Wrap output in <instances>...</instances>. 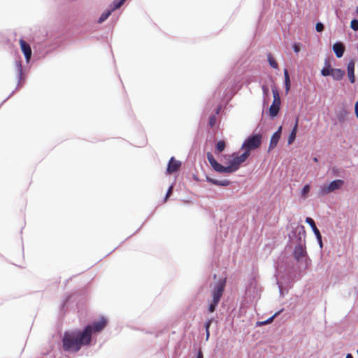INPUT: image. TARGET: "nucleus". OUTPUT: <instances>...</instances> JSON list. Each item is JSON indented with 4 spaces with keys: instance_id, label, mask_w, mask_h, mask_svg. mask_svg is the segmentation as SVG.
Listing matches in <instances>:
<instances>
[{
    "instance_id": "f257e3e1",
    "label": "nucleus",
    "mask_w": 358,
    "mask_h": 358,
    "mask_svg": "<svg viewBox=\"0 0 358 358\" xmlns=\"http://www.w3.org/2000/svg\"><path fill=\"white\" fill-rule=\"evenodd\" d=\"M91 345L90 339L83 330L74 329L64 332L62 338V348L66 352H77L83 346Z\"/></svg>"
},
{
    "instance_id": "f03ea898",
    "label": "nucleus",
    "mask_w": 358,
    "mask_h": 358,
    "mask_svg": "<svg viewBox=\"0 0 358 358\" xmlns=\"http://www.w3.org/2000/svg\"><path fill=\"white\" fill-rule=\"evenodd\" d=\"M292 255L294 260L304 269L307 268L311 262L308 255L306 245H296Z\"/></svg>"
},
{
    "instance_id": "7ed1b4c3",
    "label": "nucleus",
    "mask_w": 358,
    "mask_h": 358,
    "mask_svg": "<svg viewBox=\"0 0 358 358\" xmlns=\"http://www.w3.org/2000/svg\"><path fill=\"white\" fill-rule=\"evenodd\" d=\"M108 324V320L106 317L101 316L99 321H94L91 324H88L83 329V333L90 339L92 343V337L93 334H97L101 332Z\"/></svg>"
},
{
    "instance_id": "20e7f679",
    "label": "nucleus",
    "mask_w": 358,
    "mask_h": 358,
    "mask_svg": "<svg viewBox=\"0 0 358 358\" xmlns=\"http://www.w3.org/2000/svg\"><path fill=\"white\" fill-rule=\"evenodd\" d=\"M289 242H296V245H306L305 227L301 224L292 227V230L288 234Z\"/></svg>"
},
{
    "instance_id": "39448f33",
    "label": "nucleus",
    "mask_w": 358,
    "mask_h": 358,
    "mask_svg": "<svg viewBox=\"0 0 358 358\" xmlns=\"http://www.w3.org/2000/svg\"><path fill=\"white\" fill-rule=\"evenodd\" d=\"M273 100L268 109V115L271 119L275 118L280 110L281 99L279 92L275 87H272Z\"/></svg>"
},
{
    "instance_id": "423d86ee",
    "label": "nucleus",
    "mask_w": 358,
    "mask_h": 358,
    "mask_svg": "<svg viewBox=\"0 0 358 358\" xmlns=\"http://www.w3.org/2000/svg\"><path fill=\"white\" fill-rule=\"evenodd\" d=\"M15 71H16V73H17V84L16 85V87L15 89V90H13L10 94L9 96L5 99L2 103L0 104V107L1 106V105L3 103H4L10 97H11L16 91H17L18 90H20L21 88V87L22 86L24 82V80H25V76H24V73H23V67H22V62L20 60H15Z\"/></svg>"
},
{
    "instance_id": "0eeeda50",
    "label": "nucleus",
    "mask_w": 358,
    "mask_h": 358,
    "mask_svg": "<svg viewBox=\"0 0 358 358\" xmlns=\"http://www.w3.org/2000/svg\"><path fill=\"white\" fill-rule=\"evenodd\" d=\"M262 136L261 134H252L250 135L242 145L243 149H247L250 151L258 148L262 143Z\"/></svg>"
},
{
    "instance_id": "6e6552de",
    "label": "nucleus",
    "mask_w": 358,
    "mask_h": 358,
    "mask_svg": "<svg viewBox=\"0 0 358 358\" xmlns=\"http://www.w3.org/2000/svg\"><path fill=\"white\" fill-rule=\"evenodd\" d=\"M343 185L344 180L341 179L334 180L328 185H322L319 190V194L321 196L327 195L332 192L341 189Z\"/></svg>"
},
{
    "instance_id": "1a4fd4ad",
    "label": "nucleus",
    "mask_w": 358,
    "mask_h": 358,
    "mask_svg": "<svg viewBox=\"0 0 358 358\" xmlns=\"http://www.w3.org/2000/svg\"><path fill=\"white\" fill-rule=\"evenodd\" d=\"M225 285L226 280H221L215 285L214 288L212 290V299L220 301V299L224 291Z\"/></svg>"
},
{
    "instance_id": "9d476101",
    "label": "nucleus",
    "mask_w": 358,
    "mask_h": 358,
    "mask_svg": "<svg viewBox=\"0 0 358 358\" xmlns=\"http://www.w3.org/2000/svg\"><path fill=\"white\" fill-rule=\"evenodd\" d=\"M306 222L308 224H309V226L311 227L312 231H313V233L316 237L317 243H318L320 249H322V248H323L322 237L320 230L317 229V227L315 225V222L314 220L310 217H307L306 218Z\"/></svg>"
},
{
    "instance_id": "9b49d317",
    "label": "nucleus",
    "mask_w": 358,
    "mask_h": 358,
    "mask_svg": "<svg viewBox=\"0 0 358 358\" xmlns=\"http://www.w3.org/2000/svg\"><path fill=\"white\" fill-rule=\"evenodd\" d=\"M181 166L182 163L180 161L176 160L174 157H171L167 164L166 173L173 174L177 172Z\"/></svg>"
},
{
    "instance_id": "f8f14e48",
    "label": "nucleus",
    "mask_w": 358,
    "mask_h": 358,
    "mask_svg": "<svg viewBox=\"0 0 358 358\" xmlns=\"http://www.w3.org/2000/svg\"><path fill=\"white\" fill-rule=\"evenodd\" d=\"M349 113L348 110L343 106L336 108L335 110V115L338 122L342 125L345 123L347 120Z\"/></svg>"
},
{
    "instance_id": "ddd939ff",
    "label": "nucleus",
    "mask_w": 358,
    "mask_h": 358,
    "mask_svg": "<svg viewBox=\"0 0 358 358\" xmlns=\"http://www.w3.org/2000/svg\"><path fill=\"white\" fill-rule=\"evenodd\" d=\"M20 45L21 50L24 56L26 62L29 63L31 58L32 54L31 46L27 42H26L22 38L20 40Z\"/></svg>"
},
{
    "instance_id": "4468645a",
    "label": "nucleus",
    "mask_w": 358,
    "mask_h": 358,
    "mask_svg": "<svg viewBox=\"0 0 358 358\" xmlns=\"http://www.w3.org/2000/svg\"><path fill=\"white\" fill-rule=\"evenodd\" d=\"M232 157V159L229 160V164L227 165L229 169V173H232L236 171L242 164L235 153L233 154Z\"/></svg>"
},
{
    "instance_id": "2eb2a0df",
    "label": "nucleus",
    "mask_w": 358,
    "mask_h": 358,
    "mask_svg": "<svg viewBox=\"0 0 358 358\" xmlns=\"http://www.w3.org/2000/svg\"><path fill=\"white\" fill-rule=\"evenodd\" d=\"M282 127L280 126L276 131H275L271 137L268 150H273L278 145L281 137Z\"/></svg>"
},
{
    "instance_id": "dca6fc26",
    "label": "nucleus",
    "mask_w": 358,
    "mask_h": 358,
    "mask_svg": "<svg viewBox=\"0 0 358 358\" xmlns=\"http://www.w3.org/2000/svg\"><path fill=\"white\" fill-rule=\"evenodd\" d=\"M332 50L337 58H341L345 52V45L341 41H336L332 46Z\"/></svg>"
},
{
    "instance_id": "f3484780",
    "label": "nucleus",
    "mask_w": 358,
    "mask_h": 358,
    "mask_svg": "<svg viewBox=\"0 0 358 358\" xmlns=\"http://www.w3.org/2000/svg\"><path fill=\"white\" fill-rule=\"evenodd\" d=\"M355 62L353 59L350 60L347 65L348 76L352 84L355 83L356 80L355 76Z\"/></svg>"
},
{
    "instance_id": "a211bd4d",
    "label": "nucleus",
    "mask_w": 358,
    "mask_h": 358,
    "mask_svg": "<svg viewBox=\"0 0 358 358\" xmlns=\"http://www.w3.org/2000/svg\"><path fill=\"white\" fill-rule=\"evenodd\" d=\"M206 181L210 184H213L216 186H220V187H227L229 186L231 182L229 180H217L214 179L208 176H206Z\"/></svg>"
},
{
    "instance_id": "6ab92c4d",
    "label": "nucleus",
    "mask_w": 358,
    "mask_h": 358,
    "mask_svg": "<svg viewBox=\"0 0 358 358\" xmlns=\"http://www.w3.org/2000/svg\"><path fill=\"white\" fill-rule=\"evenodd\" d=\"M298 126H299V117H296L295 119L294 125L292 129V131L288 136L287 143L288 145H291L294 143L296 139V134L298 131Z\"/></svg>"
},
{
    "instance_id": "aec40b11",
    "label": "nucleus",
    "mask_w": 358,
    "mask_h": 358,
    "mask_svg": "<svg viewBox=\"0 0 358 358\" xmlns=\"http://www.w3.org/2000/svg\"><path fill=\"white\" fill-rule=\"evenodd\" d=\"M345 74V71L344 70L334 68L329 76L332 77L334 80L340 81L343 78Z\"/></svg>"
},
{
    "instance_id": "412c9836",
    "label": "nucleus",
    "mask_w": 358,
    "mask_h": 358,
    "mask_svg": "<svg viewBox=\"0 0 358 358\" xmlns=\"http://www.w3.org/2000/svg\"><path fill=\"white\" fill-rule=\"evenodd\" d=\"M334 69L328 60L325 59L324 66L321 70V75L324 77H328L331 74Z\"/></svg>"
},
{
    "instance_id": "4be33fe9",
    "label": "nucleus",
    "mask_w": 358,
    "mask_h": 358,
    "mask_svg": "<svg viewBox=\"0 0 358 358\" xmlns=\"http://www.w3.org/2000/svg\"><path fill=\"white\" fill-rule=\"evenodd\" d=\"M283 73H284V85H285V94H287L290 90L291 81H290V78H289L288 70L287 69H284Z\"/></svg>"
},
{
    "instance_id": "5701e85b",
    "label": "nucleus",
    "mask_w": 358,
    "mask_h": 358,
    "mask_svg": "<svg viewBox=\"0 0 358 358\" xmlns=\"http://www.w3.org/2000/svg\"><path fill=\"white\" fill-rule=\"evenodd\" d=\"M212 168L214 171L219 173H229V169L227 166H223L217 162L214 165H213Z\"/></svg>"
},
{
    "instance_id": "b1692460",
    "label": "nucleus",
    "mask_w": 358,
    "mask_h": 358,
    "mask_svg": "<svg viewBox=\"0 0 358 358\" xmlns=\"http://www.w3.org/2000/svg\"><path fill=\"white\" fill-rule=\"evenodd\" d=\"M113 11L110 10L109 7H108L100 15L98 19V23L101 24L105 22L108 17L111 15Z\"/></svg>"
},
{
    "instance_id": "393cba45",
    "label": "nucleus",
    "mask_w": 358,
    "mask_h": 358,
    "mask_svg": "<svg viewBox=\"0 0 358 358\" xmlns=\"http://www.w3.org/2000/svg\"><path fill=\"white\" fill-rule=\"evenodd\" d=\"M126 1L127 0H113L108 7L113 12L120 8L126 2Z\"/></svg>"
},
{
    "instance_id": "a878e982",
    "label": "nucleus",
    "mask_w": 358,
    "mask_h": 358,
    "mask_svg": "<svg viewBox=\"0 0 358 358\" xmlns=\"http://www.w3.org/2000/svg\"><path fill=\"white\" fill-rule=\"evenodd\" d=\"M281 311L282 310L276 312L275 313H274L272 316H271L270 317H268L266 320L257 322V326L261 327V326H263V325H266V324H271L273 321L274 318L275 317H277L280 314V313Z\"/></svg>"
},
{
    "instance_id": "bb28decb",
    "label": "nucleus",
    "mask_w": 358,
    "mask_h": 358,
    "mask_svg": "<svg viewBox=\"0 0 358 358\" xmlns=\"http://www.w3.org/2000/svg\"><path fill=\"white\" fill-rule=\"evenodd\" d=\"M267 61L268 62L271 67L274 69H278V64L271 53L267 54Z\"/></svg>"
},
{
    "instance_id": "cd10ccee",
    "label": "nucleus",
    "mask_w": 358,
    "mask_h": 358,
    "mask_svg": "<svg viewBox=\"0 0 358 358\" xmlns=\"http://www.w3.org/2000/svg\"><path fill=\"white\" fill-rule=\"evenodd\" d=\"M219 303H220V301L212 299V301L209 303V304L208 306V313H213V312H215Z\"/></svg>"
},
{
    "instance_id": "c85d7f7f",
    "label": "nucleus",
    "mask_w": 358,
    "mask_h": 358,
    "mask_svg": "<svg viewBox=\"0 0 358 358\" xmlns=\"http://www.w3.org/2000/svg\"><path fill=\"white\" fill-rule=\"evenodd\" d=\"M250 152L251 151H250V150H248L247 149H244V152L241 155H237V157L241 160V162L242 163H243L249 157V156L250 155Z\"/></svg>"
},
{
    "instance_id": "c756f323",
    "label": "nucleus",
    "mask_w": 358,
    "mask_h": 358,
    "mask_svg": "<svg viewBox=\"0 0 358 358\" xmlns=\"http://www.w3.org/2000/svg\"><path fill=\"white\" fill-rule=\"evenodd\" d=\"M226 144L223 140H220L217 142L215 145V149L218 152H222L225 148Z\"/></svg>"
},
{
    "instance_id": "7c9ffc66",
    "label": "nucleus",
    "mask_w": 358,
    "mask_h": 358,
    "mask_svg": "<svg viewBox=\"0 0 358 358\" xmlns=\"http://www.w3.org/2000/svg\"><path fill=\"white\" fill-rule=\"evenodd\" d=\"M310 191V186L308 184L305 185L301 189V196L304 198L307 197Z\"/></svg>"
},
{
    "instance_id": "2f4dec72",
    "label": "nucleus",
    "mask_w": 358,
    "mask_h": 358,
    "mask_svg": "<svg viewBox=\"0 0 358 358\" xmlns=\"http://www.w3.org/2000/svg\"><path fill=\"white\" fill-rule=\"evenodd\" d=\"M206 157L211 167L217 162L213 157V154L210 152H207Z\"/></svg>"
},
{
    "instance_id": "473e14b6",
    "label": "nucleus",
    "mask_w": 358,
    "mask_h": 358,
    "mask_svg": "<svg viewBox=\"0 0 358 358\" xmlns=\"http://www.w3.org/2000/svg\"><path fill=\"white\" fill-rule=\"evenodd\" d=\"M217 122V117L215 115H210L208 120V125L210 127L213 128L215 127Z\"/></svg>"
},
{
    "instance_id": "72a5a7b5",
    "label": "nucleus",
    "mask_w": 358,
    "mask_h": 358,
    "mask_svg": "<svg viewBox=\"0 0 358 358\" xmlns=\"http://www.w3.org/2000/svg\"><path fill=\"white\" fill-rule=\"evenodd\" d=\"M350 28L354 31H358V20L354 18L351 20Z\"/></svg>"
},
{
    "instance_id": "f704fd0d",
    "label": "nucleus",
    "mask_w": 358,
    "mask_h": 358,
    "mask_svg": "<svg viewBox=\"0 0 358 358\" xmlns=\"http://www.w3.org/2000/svg\"><path fill=\"white\" fill-rule=\"evenodd\" d=\"M324 29V24L322 23L321 22H318L316 23L315 24V30L319 32V33H321L323 31Z\"/></svg>"
},
{
    "instance_id": "c9c22d12",
    "label": "nucleus",
    "mask_w": 358,
    "mask_h": 358,
    "mask_svg": "<svg viewBox=\"0 0 358 358\" xmlns=\"http://www.w3.org/2000/svg\"><path fill=\"white\" fill-rule=\"evenodd\" d=\"M213 320H214L213 318H210V319H208L205 322V323H204L205 331L210 330V325L212 324Z\"/></svg>"
},
{
    "instance_id": "e433bc0d",
    "label": "nucleus",
    "mask_w": 358,
    "mask_h": 358,
    "mask_svg": "<svg viewBox=\"0 0 358 358\" xmlns=\"http://www.w3.org/2000/svg\"><path fill=\"white\" fill-rule=\"evenodd\" d=\"M173 185H171L167 189V192H166V194L165 195V197L164 199V201L166 202L169 197L170 196V195L171 194L172 192H173Z\"/></svg>"
},
{
    "instance_id": "4c0bfd02",
    "label": "nucleus",
    "mask_w": 358,
    "mask_h": 358,
    "mask_svg": "<svg viewBox=\"0 0 358 358\" xmlns=\"http://www.w3.org/2000/svg\"><path fill=\"white\" fill-rule=\"evenodd\" d=\"M71 297V295H68L64 299L62 303H61V308H63L66 305V303L70 300Z\"/></svg>"
},
{
    "instance_id": "58836bf2",
    "label": "nucleus",
    "mask_w": 358,
    "mask_h": 358,
    "mask_svg": "<svg viewBox=\"0 0 358 358\" xmlns=\"http://www.w3.org/2000/svg\"><path fill=\"white\" fill-rule=\"evenodd\" d=\"M262 89L263 94L264 95H266L268 93L269 90H268V87L267 86L262 85Z\"/></svg>"
},
{
    "instance_id": "ea45409f",
    "label": "nucleus",
    "mask_w": 358,
    "mask_h": 358,
    "mask_svg": "<svg viewBox=\"0 0 358 358\" xmlns=\"http://www.w3.org/2000/svg\"><path fill=\"white\" fill-rule=\"evenodd\" d=\"M195 358H203V352L201 348L198 350Z\"/></svg>"
},
{
    "instance_id": "a19ab883",
    "label": "nucleus",
    "mask_w": 358,
    "mask_h": 358,
    "mask_svg": "<svg viewBox=\"0 0 358 358\" xmlns=\"http://www.w3.org/2000/svg\"><path fill=\"white\" fill-rule=\"evenodd\" d=\"M221 110H222V106H221V105H219V106L217 107V108L215 109V114H214V115H215V116H216L217 115H219V114L220 113Z\"/></svg>"
},
{
    "instance_id": "79ce46f5",
    "label": "nucleus",
    "mask_w": 358,
    "mask_h": 358,
    "mask_svg": "<svg viewBox=\"0 0 358 358\" xmlns=\"http://www.w3.org/2000/svg\"><path fill=\"white\" fill-rule=\"evenodd\" d=\"M293 50L296 53H298L300 50V48L297 44H294Z\"/></svg>"
},
{
    "instance_id": "37998d69",
    "label": "nucleus",
    "mask_w": 358,
    "mask_h": 358,
    "mask_svg": "<svg viewBox=\"0 0 358 358\" xmlns=\"http://www.w3.org/2000/svg\"><path fill=\"white\" fill-rule=\"evenodd\" d=\"M355 115H356V117L358 118V101H357L355 103Z\"/></svg>"
},
{
    "instance_id": "c03bdc74",
    "label": "nucleus",
    "mask_w": 358,
    "mask_h": 358,
    "mask_svg": "<svg viewBox=\"0 0 358 358\" xmlns=\"http://www.w3.org/2000/svg\"><path fill=\"white\" fill-rule=\"evenodd\" d=\"M210 337V330L206 331V340L208 341Z\"/></svg>"
},
{
    "instance_id": "a18cd8bd",
    "label": "nucleus",
    "mask_w": 358,
    "mask_h": 358,
    "mask_svg": "<svg viewBox=\"0 0 358 358\" xmlns=\"http://www.w3.org/2000/svg\"><path fill=\"white\" fill-rule=\"evenodd\" d=\"M345 358H353V356L351 353H348Z\"/></svg>"
},
{
    "instance_id": "49530a36",
    "label": "nucleus",
    "mask_w": 358,
    "mask_h": 358,
    "mask_svg": "<svg viewBox=\"0 0 358 358\" xmlns=\"http://www.w3.org/2000/svg\"><path fill=\"white\" fill-rule=\"evenodd\" d=\"M278 287H279V289H280V293L281 294L282 293V287L279 284H278Z\"/></svg>"
},
{
    "instance_id": "de8ad7c7",
    "label": "nucleus",
    "mask_w": 358,
    "mask_h": 358,
    "mask_svg": "<svg viewBox=\"0 0 358 358\" xmlns=\"http://www.w3.org/2000/svg\"><path fill=\"white\" fill-rule=\"evenodd\" d=\"M356 13H357V15H358V6H357V8H356Z\"/></svg>"
},
{
    "instance_id": "09e8293b",
    "label": "nucleus",
    "mask_w": 358,
    "mask_h": 358,
    "mask_svg": "<svg viewBox=\"0 0 358 358\" xmlns=\"http://www.w3.org/2000/svg\"><path fill=\"white\" fill-rule=\"evenodd\" d=\"M313 160L317 162V157H314Z\"/></svg>"
}]
</instances>
